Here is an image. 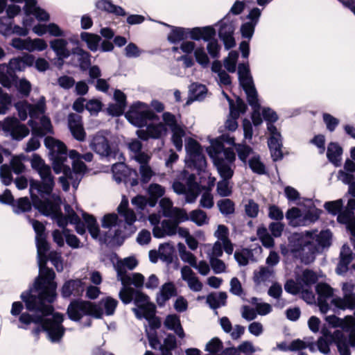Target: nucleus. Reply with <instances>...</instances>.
I'll use <instances>...</instances> for the list:
<instances>
[{"instance_id":"obj_1","label":"nucleus","mask_w":355,"mask_h":355,"mask_svg":"<svg viewBox=\"0 0 355 355\" xmlns=\"http://www.w3.org/2000/svg\"><path fill=\"white\" fill-rule=\"evenodd\" d=\"M31 165L41 179L40 181L31 180L30 182V193L33 206L42 214L55 218L58 226L63 227L64 230L68 221H69L70 223L76 225V230L78 234H84L85 233V225L81 223L78 214L69 205L64 206L66 216H63L56 204L49 200H42L38 196L39 195L42 198L46 196H49L55 186L54 178L50 166L46 164L44 160L37 154L33 155Z\"/></svg>"},{"instance_id":"obj_2","label":"nucleus","mask_w":355,"mask_h":355,"mask_svg":"<svg viewBox=\"0 0 355 355\" xmlns=\"http://www.w3.org/2000/svg\"><path fill=\"white\" fill-rule=\"evenodd\" d=\"M117 211L124 223L119 218L116 214H106L101 220L103 228L101 230L96 218L81 211L88 231L93 239L102 243L121 245L123 243L127 234V226H131L133 223V210L129 207L128 200L125 196H122Z\"/></svg>"},{"instance_id":"obj_3","label":"nucleus","mask_w":355,"mask_h":355,"mask_svg":"<svg viewBox=\"0 0 355 355\" xmlns=\"http://www.w3.org/2000/svg\"><path fill=\"white\" fill-rule=\"evenodd\" d=\"M331 232L328 230L294 233L288 238L287 245H281V252L284 256H291L308 264L313 261L317 253L331 245Z\"/></svg>"},{"instance_id":"obj_4","label":"nucleus","mask_w":355,"mask_h":355,"mask_svg":"<svg viewBox=\"0 0 355 355\" xmlns=\"http://www.w3.org/2000/svg\"><path fill=\"white\" fill-rule=\"evenodd\" d=\"M37 251V263L39 266V276L36 279L33 287L28 291L21 294V299L24 300L29 309H34L37 306L33 303L36 300V295L43 296L47 294L46 297L49 301H52L56 297L57 284L54 282L55 272L53 270L46 267L47 262L46 252L49 250V244L46 240V236H39L35 238Z\"/></svg>"},{"instance_id":"obj_5","label":"nucleus","mask_w":355,"mask_h":355,"mask_svg":"<svg viewBox=\"0 0 355 355\" xmlns=\"http://www.w3.org/2000/svg\"><path fill=\"white\" fill-rule=\"evenodd\" d=\"M46 296H47L46 293L43 296L36 295V300L33 303L37 307L34 309L26 308L30 311L35 312L36 316L32 317L30 314L24 313L20 315L19 321L25 325L32 322L40 324L42 330L46 332L49 339L52 343H58L62 339L65 331L62 325L63 315L58 313H53V309L51 304L55 297L52 301H49ZM23 302L26 303L24 300Z\"/></svg>"},{"instance_id":"obj_6","label":"nucleus","mask_w":355,"mask_h":355,"mask_svg":"<svg viewBox=\"0 0 355 355\" xmlns=\"http://www.w3.org/2000/svg\"><path fill=\"white\" fill-rule=\"evenodd\" d=\"M207 152L213 160L222 180L217 183L216 192L221 197H228L232 193L230 179L234 175L236 155L233 149L225 148L218 139L211 142Z\"/></svg>"},{"instance_id":"obj_7","label":"nucleus","mask_w":355,"mask_h":355,"mask_svg":"<svg viewBox=\"0 0 355 355\" xmlns=\"http://www.w3.org/2000/svg\"><path fill=\"white\" fill-rule=\"evenodd\" d=\"M343 297H334V288L324 283L316 286L318 304L322 313H327L331 308L334 310L355 309V284L352 282L342 284Z\"/></svg>"},{"instance_id":"obj_8","label":"nucleus","mask_w":355,"mask_h":355,"mask_svg":"<svg viewBox=\"0 0 355 355\" xmlns=\"http://www.w3.org/2000/svg\"><path fill=\"white\" fill-rule=\"evenodd\" d=\"M159 121L158 116L149 106L141 102L135 103V126L139 128L136 133L138 137L146 141L149 139H159L167 133L166 125Z\"/></svg>"},{"instance_id":"obj_9","label":"nucleus","mask_w":355,"mask_h":355,"mask_svg":"<svg viewBox=\"0 0 355 355\" xmlns=\"http://www.w3.org/2000/svg\"><path fill=\"white\" fill-rule=\"evenodd\" d=\"M238 75L240 85L244 89L247 95L248 102L253 110L252 122L254 125H259L262 123L260 114L261 105L259 103L257 92L254 87L248 63L239 64Z\"/></svg>"},{"instance_id":"obj_10","label":"nucleus","mask_w":355,"mask_h":355,"mask_svg":"<svg viewBox=\"0 0 355 355\" xmlns=\"http://www.w3.org/2000/svg\"><path fill=\"white\" fill-rule=\"evenodd\" d=\"M322 336L318 340V348L322 353L327 354L330 352L329 344L334 343L340 355H350L349 341L344 333L340 330H335L333 333L325 326L321 329Z\"/></svg>"},{"instance_id":"obj_11","label":"nucleus","mask_w":355,"mask_h":355,"mask_svg":"<svg viewBox=\"0 0 355 355\" xmlns=\"http://www.w3.org/2000/svg\"><path fill=\"white\" fill-rule=\"evenodd\" d=\"M114 268L123 286L119 293L120 299L124 304L130 303L133 297V288L131 286L133 284L131 273L133 270V258L130 257L117 261Z\"/></svg>"},{"instance_id":"obj_12","label":"nucleus","mask_w":355,"mask_h":355,"mask_svg":"<svg viewBox=\"0 0 355 355\" xmlns=\"http://www.w3.org/2000/svg\"><path fill=\"white\" fill-rule=\"evenodd\" d=\"M262 115L263 119L268 122L267 129L270 133V137L268 141V145L270 150L271 157L273 161H277L282 158V141L280 132L272 124L277 119V115L275 112L270 108H263Z\"/></svg>"},{"instance_id":"obj_13","label":"nucleus","mask_w":355,"mask_h":355,"mask_svg":"<svg viewBox=\"0 0 355 355\" xmlns=\"http://www.w3.org/2000/svg\"><path fill=\"white\" fill-rule=\"evenodd\" d=\"M69 157L73 160V169L71 170L69 167V171L67 173H63L64 175L59 178V182L64 191L69 189V182H71L72 187L76 189L87 169L86 165L80 160L81 155L76 150H70Z\"/></svg>"},{"instance_id":"obj_14","label":"nucleus","mask_w":355,"mask_h":355,"mask_svg":"<svg viewBox=\"0 0 355 355\" xmlns=\"http://www.w3.org/2000/svg\"><path fill=\"white\" fill-rule=\"evenodd\" d=\"M45 146L49 150L50 159L56 174L67 173L69 166L65 164L67 160V147L64 144L53 137H47L44 140Z\"/></svg>"},{"instance_id":"obj_15","label":"nucleus","mask_w":355,"mask_h":355,"mask_svg":"<svg viewBox=\"0 0 355 355\" xmlns=\"http://www.w3.org/2000/svg\"><path fill=\"white\" fill-rule=\"evenodd\" d=\"M97 306H94V304L89 302L74 301L69 304L67 313L69 318L74 321L80 320L85 315L98 318L100 315Z\"/></svg>"},{"instance_id":"obj_16","label":"nucleus","mask_w":355,"mask_h":355,"mask_svg":"<svg viewBox=\"0 0 355 355\" xmlns=\"http://www.w3.org/2000/svg\"><path fill=\"white\" fill-rule=\"evenodd\" d=\"M24 69V62L20 58L10 60L8 64H0V84L6 88H10L15 80V73Z\"/></svg>"},{"instance_id":"obj_17","label":"nucleus","mask_w":355,"mask_h":355,"mask_svg":"<svg viewBox=\"0 0 355 355\" xmlns=\"http://www.w3.org/2000/svg\"><path fill=\"white\" fill-rule=\"evenodd\" d=\"M185 150L186 162L189 166H193L198 169H202L205 166L206 160L202 154V149L196 140L189 139L185 145Z\"/></svg>"},{"instance_id":"obj_18","label":"nucleus","mask_w":355,"mask_h":355,"mask_svg":"<svg viewBox=\"0 0 355 355\" xmlns=\"http://www.w3.org/2000/svg\"><path fill=\"white\" fill-rule=\"evenodd\" d=\"M1 129L6 136H10L15 140H21L29 133L28 128L25 125L20 123L15 117H7L3 122L0 121Z\"/></svg>"},{"instance_id":"obj_19","label":"nucleus","mask_w":355,"mask_h":355,"mask_svg":"<svg viewBox=\"0 0 355 355\" xmlns=\"http://www.w3.org/2000/svg\"><path fill=\"white\" fill-rule=\"evenodd\" d=\"M325 321L334 328L340 327L342 331L350 332L351 345L355 346V321L352 315L340 318L335 315H328Z\"/></svg>"},{"instance_id":"obj_20","label":"nucleus","mask_w":355,"mask_h":355,"mask_svg":"<svg viewBox=\"0 0 355 355\" xmlns=\"http://www.w3.org/2000/svg\"><path fill=\"white\" fill-rule=\"evenodd\" d=\"M160 223V226L153 228V234L155 238L162 239L165 236H173L177 234L178 225L186 220H180L177 216L168 217Z\"/></svg>"},{"instance_id":"obj_21","label":"nucleus","mask_w":355,"mask_h":355,"mask_svg":"<svg viewBox=\"0 0 355 355\" xmlns=\"http://www.w3.org/2000/svg\"><path fill=\"white\" fill-rule=\"evenodd\" d=\"M135 304L139 309L136 312L138 317L140 313L146 319H150L155 314V305L150 302L148 296L135 291Z\"/></svg>"},{"instance_id":"obj_22","label":"nucleus","mask_w":355,"mask_h":355,"mask_svg":"<svg viewBox=\"0 0 355 355\" xmlns=\"http://www.w3.org/2000/svg\"><path fill=\"white\" fill-rule=\"evenodd\" d=\"M113 178L116 183L123 182L128 189L133 187V179L130 178L131 170L123 162L112 166Z\"/></svg>"},{"instance_id":"obj_23","label":"nucleus","mask_w":355,"mask_h":355,"mask_svg":"<svg viewBox=\"0 0 355 355\" xmlns=\"http://www.w3.org/2000/svg\"><path fill=\"white\" fill-rule=\"evenodd\" d=\"M91 148L96 153L109 159L114 158L116 155V152L110 148L107 139L102 135H97L94 137Z\"/></svg>"},{"instance_id":"obj_24","label":"nucleus","mask_w":355,"mask_h":355,"mask_svg":"<svg viewBox=\"0 0 355 355\" xmlns=\"http://www.w3.org/2000/svg\"><path fill=\"white\" fill-rule=\"evenodd\" d=\"M162 215L164 217L177 216L180 220H189L188 214L185 210L173 206L172 201L167 198H162L159 202Z\"/></svg>"},{"instance_id":"obj_25","label":"nucleus","mask_w":355,"mask_h":355,"mask_svg":"<svg viewBox=\"0 0 355 355\" xmlns=\"http://www.w3.org/2000/svg\"><path fill=\"white\" fill-rule=\"evenodd\" d=\"M49 45L57 56L60 66H62L64 60L68 58L71 54L68 48V41L64 38H56L51 40Z\"/></svg>"},{"instance_id":"obj_26","label":"nucleus","mask_w":355,"mask_h":355,"mask_svg":"<svg viewBox=\"0 0 355 355\" xmlns=\"http://www.w3.org/2000/svg\"><path fill=\"white\" fill-rule=\"evenodd\" d=\"M180 272L182 279L187 283L190 290L194 292H199L202 289V284L189 266H183Z\"/></svg>"},{"instance_id":"obj_27","label":"nucleus","mask_w":355,"mask_h":355,"mask_svg":"<svg viewBox=\"0 0 355 355\" xmlns=\"http://www.w3.org/2000/svg\"><path fill=\"white\" fill-rule=\"evenodd\" d=\"M177 295V288L173 282H166L159 288L156 295V302L159 307L164 306L172 297Z\"/></svg>"},{"instance_id":"obj_28","label":"nucleus","mask_w":355,"mask_h":355,"mask_svg":"<svg viewBox=\"0 0 355 355\" xmlns=\"http://www.w3.org/2000/svg\"><path fill=\"white\" fill-rule=\"evenodd\" d=\"M275 274L274 268L261 266L254 272L253 280L257 285H267L272 282Z\"/></svg>"},{"instance_id":"obj_29","label":"nucleus","mask_w":355,"mask_h":355,"mask_svg":"<svg viewBox=\"0 0 355 355\" xmlns=\"http://www.w3.org/2000/svg\"><path fill=\"white\" fill-rule=\"evenodd\" d=\"M114 98L116 103L110 104L107 107V112L112 116L121 115L126 107V96L121 91L116 89Z\"/></svg>"},{"instance_id":"obj_30","label":"nucleus","mask_w":355,"mask_h":355,"mask_svg":"<svg viewBox=\"0 0 355 355\" xmlns=\"http://www.w3.org/2000/svg\"><path fill=\"white\" fill-rule=\"evenodd\" d=\"M85 287V284L81 279L69 280L63 285L62 295L64 297H68L71 295H79L83 292Z\"/></svg>"},{"instance_id":"obj_31","label":"nucleus","mask_w":355,"mask_h":355,"mask_svg":"<svg viewBox=\"0 0 355 355\" xmlns=\"http://www.w3.org/2000/svg\"><path fill=\"white\" fill-rule=\"evenodd\" d=\"M228 236V228L224 225H219L214 232V236L217 238V241H220L223 243L224 251L227 254H232L234 251V245L230 240Z\"/></svg>"},{"instance_id":"obj_32","label":"nucleus","mask_w":355,"mask_h":355,"mask_svg":"<svg viewBox=\"0 0 355 355\" xmlns=\"http://www.w3.org/2000/svg\"><path fill=\"white\" fill-rule=\"evenodd\" d=\"M353 259V253L350 248L343 245L340 253V261L336 268V272L343 275L348 270V266Z\"/></svg>"},{"instance_id":"obj_33","label":"nucleus","mask_w":355,"mask_h":355,"mask_svg":"<svg viewBox=\"0 0 355 355\" xmlns=\"http://www.w3.org/2000/svg\"><path fill=\"white\" fill-rule=\"evenodd\" d=\"M28 125L32 128L33 134L42 137L52 132V125L49 118L42 116L40 119V126H37V123L31 119L28 121Z\"/></svg>"},{"instance_id":"obj_34","label":"nucleus","mask_w":355,"mask_h":355,"mask_svg":"<svg viewBox=\"0 0 355 355\" xmlns=\"http://www.w3.org/2000/svg\"><path fill=\"white\" fill-rule=\"evenodd\" d=\"M118 302L114 298L107 297L102 299L98 304H94V306L98 307L100 313L99 318H102L103 314L106 315H112L114 314Z\"/></svg>"},{"instance_id":"obj_35","label":"nucleus","mask_w":355,"mask_h":355,"mask_svg":"<svg viewBox=\"0 0 355 355\" xmlns=\"http://www.w3.org/2000/svg\"><path fill=\"white\" fill-rule=\"evenodd\" d=\"M96 7L99 10L106 11L118 17L126 15L123 8L114 5L110 0H98L96 2Z\"/></svg>"},{"instance_id":"obj_36","label":"nucleus","mask_w":355,"mask_h":355,"mask_svg":"<svg viewBox=\"0 0 355 355\" xmlns=\"http://www.w3.org/2000/svg\"><path fill=\"white\" fill-rule=\"evenodd\" d=\"M164 326L173 330L176 335L180 338H183L185 336L184 330L180 324V317L175 314L168 315L164 320Z\"/></svg>"},{"instance_id":"obj_37","label":"nucleus","mask_w":355,"mask_h":355,"mask_svg":"<svg viewBox=\"0 0 355 355\" xmlns=\"http://www.w3.org/2000/svg\"><path fill=\"white\" fill-rule=\"evenodd\" d=\"M221 140L227 144L236 146V150L239 159L243 162H246L247 157L250 155L252 151L251 148L242 144L236 145L234 143V139L229 135H222Z\"/></svg>"},{"instance_id":"obj_38","label":"nucleus","mask_w":355,"mask_h":355,"mask_svg":"<svg viewBox=\"0 0 355 355\" xmlns=\"http://www.w3.org/2000/svg\"><path fill=\"white\" fill-rule=\"evenodd\" d=\"M342 148L336 143H330L327 147V156L330 162L336 166L340 165Z\"/></svg>"},{"instance_id":"obj_39","label":"nucleus","mask_w":355,"mask_h":355,"mask_svg":"<svg viewBox=\"0 0 355 355\" xmlns=\"http://www.w3.org/2000/svg\"><path fill=\"white\" fill-rule=\"evenodd\" d=\"M46 111V99L42 96L34 104H30V117L37 119L43 115Z\"/></svg>"},{"instance_id":"obj_40","label":"nucleus","mask_w":355,"mask_h":355,"mask_svg":"<svg viewBox=\"0 0 355 355\" xmlns=\"http://www.w3.org/2000/svg\"><path fill=\"white\" fill-rule=\"evenodd\" d=\"M72 53L76 57L81 69L86 70L90 65V55L83 49L76 47Z\"/></svg>"},{"instance_id":"obj_41","label":"nucleus","mask_w":355,"mask_h":355,"mask_svg":"<svg viewBox=\"0 0 355 355\" xmlns=\"http://www.w3.org/2000/svg\"><path fill=\"white\" fill-rule=\"evenodd\" d=\"M227 294L224 292L209 294L207 297V302L211 309H216L225 305Z\"/></svg>"},{"instance_id":"obj_42","label":"nucleus","mask_w":355,"mask_h":355,"mask_svg":"<svg viewBox=\"0 0 355 355\" xmlns=\"http://www.w3.org/2000/svg\"><path fill=\"white\" fill-rule=\"evenodd\" d=\"M205 248L208 259L218 258L223 255L224 248L220 241H216L213 245L205 244Z\"/></svg>"},{"instance_id":"obj_43","label":"nucleus","mask_w":355,"mask_h":355,"mask_svg":"<svg viewBox=\"0 0 355 355\" xmlns=\"http://www.w3.org/2000/svg\"><path fill=\"white\" fill-rule=\"evenodd\" d=\"M171 133L172 144L178 151H181L183 146L182 139L186 135L184 128L182 126L180 128H174V129L171 130Z\"/></svg>"},{"instance_id":"obj_44","label":"nucleus","mask_w":355,"mask_h":355,"mask_svg":"<svg viewBox=\"0 0 355 355\" xmlns=\"http://www.w3.org/2000/svg\"><path fill=\"white\" fill-rule=\"evenodd\" d=\"M174 251V247L169 243H166L159 245L158 254L159 258L164 261L171 263Z\"/></svg>"},{"instance_id":"obj_45","label":"nucleus","mask_w":355,"mask_h":355,"mask_svg":"<svg viewBox=\"0 0 355 355\" xmlns=\"http://www.w3.org/2000/svg\"><path fill=\"white\" fill-rule=\"evenodd\" d=\"M80 38L83 41L86 42L87 47L92 51H97L101 40V37L98 35L83 32L80 34Z\"/></svg>"},{"instance_id":"obj_46","label":"nucleus","mask_w":355,"mask_h":355,"mask_svg":"<svg viewBox=\"0 0 355 355\" xmlns=\"http://www.w3.org/2000/svg\"><path fill=\"white\" fill-rule=\"evenodd\" d=\"M148 191L150 198H152L149 202V205L150 207H154L156 204L157 200L162 197L165 193L164 188L158 184H151L149 186Z\"/></svg>"},{"instance_id":"obj_47","label":"nucleus","mask_w":355,"mask_h":355,"mask_svg":"<svg viewBox=\"0 0 355 355\" xmlns=\"http://www.w3.org/2000/svg\"><path fill=\"white\" fill-rule=\"evenodd\" d=\"M188 217L189 220H191L198 226L207 224L209 222V218L207 214L200 209H196L191 211Z\"/></svg>"},{"instance_id":"obj_48","label":"nucleus","mask_w":355,"mask_h":355,"mask_svg":"<svg viewBox=\"0 0 355 355\" xmlns=\"http://www.w3.org/2000/svg\"><path fill=\"white\" fill-rule=\"evenodd\" d=\"M48 47L47 42L42 38L32 39L28 37V52L43 51Z\"/></svg>"},{"instance_id":"obj_49","label":"nucleus","mask_w":355,"mask_h":355,"mask_svg":"<svg viewBox=\"0 0 355 355\" xmlns=\"http://www.w3.org/2000/svg\"><path fill=\"white\" fill-rule=\"evenodd\" d=\"M178 248L180 259L184 262L189 263L191 267H193L197 261L196 256L189 251H187L183 243H178Z\"/></svg>"},{"instance_id":"obj_50","label":"nucleus","mask_w":355,"mask_h":355,"mask_svg":"<svg viewBox=\"0 0 355 355\" xmlns=\"http://www.w3.org/2000/svg\"><path fill=\"white\" fill-rule=\"evenodd\" d=\"M176 347L175 336L168 334L164 340L161 347L162 355H172V351Z\"/></svg>"},{"instance_id":"obj_51","label":"nucleus","mask_w":355,"mask_h":355,"mask_svg":"<svg viewBox=\"0 0 355 355\" xmlns=\"http://www.w3.org/2000/svg\"><path fill=\"white\" fill-rule=\"evenodd\" d=\"M187 37V28L172 27V31L168 35V41L172 44H176Z\"/></svg>"},{"instance_id":"obj_52","label":"nucleus","mask_w":355,"mask_h":355,"mask_svg":"<svg viewBox=\"0 0 355 355\" xmlns=\"http://www.w3.org/2000/svg\"><path fill=\"white\" fill-rule=\"evenodd\" d=\"M217 206L220 213L225 216L232 214L235 210L234 203L228 198L218 200L217 202Z\"/></svg>"},{"instance_id":"obj_53","label":"nucleus","mask_w":355,"mask_h":355,"mask_svg":"<svg viewBox=\"0 0 355 355\" xmlns=\"http://www.w3.org/2000/svg\"><path fill=\"white\" fill-rule=\"evenodd\" d=\"M257 236L261 240L263 245L267 248L273 247L275 242L272 236L268 234V230L264 227H260L257 231Z\"/></svg>"},{"instance_id":"obj_54","label":"nucleus","mask_w":355,"mask_h":355,"mask_svg":"<svg viewBox=\"0 0 355 355\" xmlns=\"http://www.w3.org/2000/svg\"><path fill=\"white\" fill-rule=\"evenodd\" d=\"M190 92L194 100H202L207 92V89L204 85L193 83L190 87Z\"/></svg>"},{"instance_id":"obj_55","label":"nucleus","mask_w":355,"mask_h":355,"mask_svg":"<svg viewBox=\"0 0 355 355\" xmlns=\"http://www.w3.org/2000/svg\"><path fill=\"white\" fill-rule=\"evenodd\" d=\"M302 214L300 209L293 207L288 209L286 214V218L292 225H301Z\"/></svg>"},{"instance_id":"obj_56","label":"nucleus","mask_w":355,"mask_h":355,"mask_svg":"<svg viewBox=\"0 0 355 355\" xmlns=\"http://www.w3.org/2000/svg\"><path fill=\"white\" fill-rule=\"evenodd\" d=\"M238 58L239 53L235 51H232L229 53L228 56L224 60V67L229 72H235Z\"/></svg>"},{"instance_id":"obj_57","label":"nucleus","mask_w":355,"mask_h":355,"mask_svg":"<svg viewBox=\"0 0 355 355\" xmlns=\"http://www.w3.org/2000/svg\"><path fill=\"white\" fill-rule=\"evenodd\" d=\"M320 213L321 211L315 208L309 209L302 215L301 225H306L315 222L319 218Z\"/></svg>"},{"instance_id":"obj_58","label":"nucleus","mask_w":355,"mask_h":355,"mask_svg":"<svg viewBox=\"0 0 355 355\" xmlns=\"http://www.w3.org/2000/svg\"><path fill=\"white\" fill-rule=\"evenodd\" d=\"M24 155L13 156L10 162V167L15 174L22 173L25 170V166L23 163Z\"/></svg>"},{"instance_id":"obj_59","label":"nucleus","mask_w":355,"mask_h":355,"mask_svg":"<svg viewBox=\"0 0 355 355\" xmlns=\"http://www.w3.org/2000/svg\"><path fill=\"white\" fill-rule=\"evenodd\" d=\"M223 349V343L218 338H212L206 345V351L209 352L210 355H219Z\"/></svg>"},{"instance_id":"obj_60","label":"nucleus","mask_w":355,"mask_h":355,"mask_svg":"<svg viewBox=\"0 0 355 355\" xmlns=\"http://www.w3.org/2000/svg\"><path fill=\"white\" fill-rule=\"evenodd\" d=\"M249 166L253 172L258 174H264L266 173V167L261 162L259 156H253L250 159Z\"/></svg>"},{"instance_id":"obj_61","label":"nucleus","mask_w":355,"mask_h":355,"mask_svg":"<svg viewBox=\"0 0 355 355\" xmlns=\"http://www.w3.org/2000/svg\"><path fill=\"white\" fill-rule=\"evenodd\" d=\"M196 62L202 67H207L209 64V59L204 47H198L194 51Z\"/></svg>"},{"instance_id":"obj_62","label":"nucleus","mask_w":355,"mask_h":355,"mask_svg":"<svg viewBox=\"0 0 355 355\" xmlns=\"http://www.w3.org/2000/svg\"><path fill=\"white\" fill-rule=\"evenodd\" d=\"M15 108L18 112L19 117L21 120L25 121L28 115L30 116V103L27 101H20L15 104Z\"/></svg>"},{"instance_id":"obj_63","label":"nucleus","mask_w":355,"mask_h":355,"mask_svg":"<svg viewBox=\"0 0 355 355\" xmlns=\"http://www.w3.org/2000/svg\"><path fill=\"white\" fill-rule=\"evenodd\" d=\"M0 178L2 183L5 185H9L12 182V175L11 168L8 164H3L0 167Z\"/></svg>"},{"instance_id":"obj_64","label":"nucleus","mask_w":355,"mask_h":355,"mask_svg":"<svg viewBox=\"0 0 355 355\" xmlns=\"http://www.w3.org/2000/svg\"><path fill=\"white\" fill-rule=\"evenodd\" d=\"M252 256V252L248 249H242L240 251H236L234 257L240 266H245L248 263V259Z\"/></svg>"}]
</instances>
